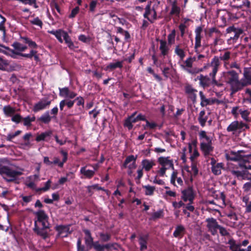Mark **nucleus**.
<instances>
[{
  "label": "nucleus",
  "mask_w": 251,
  "mask_h": 251,
  "mask_svg": "<svg viewBox=\"0 0 251 251\" xmlns=\"http://www.w3.org/2000/svg\"><path fill=\"white\" fill-rule=\"evenodd\" d=\"M228 89L231 94L242 90L245 87L251 85V68L244 71L243 77L240 79L239 75L233 70H228Z\"/></svg>",
  "instance_id": "1"
},
{
  "label": "nucleus",
  "mask_w": 251,
  "mask_h": 251,
  "mask_svg": "<svg viewBox=\"0 0 251 251\" xmlns=\"http://www.w3.org/2000/svg\"><path fill=\"white\" fill-rule=\"evenodd\" d=\"M200 81V84L203 88L209 87L211 85L213 87L224 88L226 86L228 89V77L227 71H223L219 75L218 79L210 77L209 75H201L198 76Z\"/></svg>",
  "instance_id": "2"
},
{
  "label": "nucleus",
  "mask_w": 251,
  "mask_h": 251,
  "mask_svg": "<svg viewBox=\"0 0 251 251\" xmlns=\"http://www.w3.org/2000/svg\"><path fill=\"white\" fill-rule=\"evenodd\" d=\"M37 220L34 222V231L44 239H46L49 235L50 224L49 217L45 212L40 210L34 213Z\"/></svg>",
  "instance_id": "3"
},
{
  "label": "nucleus",
  "mask_w": 251,
  "mask_h": 251,
  "mask_svg": "<svg viewBox=\"0 0 251 251\" xmlns=\"http://www.w3.org/2000/svg\"><path fill=\"white\" fill-rule=\"evenodd\" d=\"M6 160L0 159V175L7 182H14L23 175L24 169L13 165H5Z\"/></svg>",
  "instance_id": "4"
},
{
  "label": "nucleus",
  "mask_w": 251,
  "mask_h": 251,
  "mask_svg": "<svg viewBox=\"0 0 251 251\" xmlns=\"http://www.w3.org/2000/svg\"><path fill=\"white\" fill-rule=\"evenodd\" d=\"M200 140V148L204 156L212 154L214 147L212 146V138L208 136L204 130H201L199 133Z\"/></svg>",
  "instance_id": "5"
},
{
  "label": "nucleus",
  "mask_w": 251,
  "mask_h": 251,
  "mask_svg": "<svg viewBox=\"0 0 251 251\" xmlns=\"http://www.w3.org/2000/svg\"><path fill=\"white\" fill-rule=\"evenodd\" d=\"M220 65L221 62L219 57L214 56L211 62L204 65L202 68L199 70V72H206L208 74V75L213 78V80H214Z\"/></svg>",
  "instance_id": "6"
},
{
  "label": "nucleus",
  "mask_w": 251,
  "mask_h": 251,
  "mask_svg": "<svg viewBox=\"0 0 251 251\" xmlns=\"http://www.w3.org/2000/svg\"><path fill=\"white\" fill-rule=\"evenodd\" d=\"M157 162L159 164V166L158 170L156 173L160 176H164L167 170H174V162L170 156L159 157L157 159Z\"/></svg>",
  "instance_id": "7"
},
{
  "label": "nucleus",
  "mask_w": 251,
  "mask_h": 251,
  "mask_svg": "<svg viewBox=\"0 0 251 251\" xmlns=\"http://www.w3.org/2000/svg\"><path fill=\"white\" fill-rule=\"evenodd\" d=\"M21 66L15 62H12L0 56V70L6 72L18 71Z\"/></svg>",
  "instance_id": "8"
},
{
  "label": "nucleus",
  "mask_w": 251,
  "mask_h": 251,
  "mask_svg": "<svg viewBox=\"0 0 251 251\" xmlns=\"http://www.w3.org/2000/svg\"><path fill=\"white\" fill-rule=\"evenodd\" d=\"M249 128V126L246 124L242 122L234 121L227 127L226 130L234 134L237 131L240 132Z\"/></svg>",
  "instance_id": "9"
},
{
  "label": "nucleus",
  "mask_w": 251,
  "mask_h": 251,
  "mask_svg": "<svg viewBox=\"0 0 251 251\" xmlns=\"http://www.w3.org/2000/svg\"><path fill=\"white\" fill-rule=\"evenodd\" d=\"M196 61V57L195 56H190L188 57L183 62V65H181L182 68L189 74L193 75L199 73V70L196 69H192L193 64Z\"/></svg>",
  "instance_id": "10"
},
{
  "label": "nucleus",
  "mask_w": 251,
  "mask_h": 251,
  "mask_svg": "<svg viewBox=\"0 0 251 251\" xmlns=\"http://www.w3.org/2000/svg\"><path fill=\"white\" fill-rule=\"evenodd\" d=\"M181 199L185 202L193 203L195 197V193L192 187H189L182 190Z\"/></svg>",
  "instance_id": "11"
},
{
  "label": "nucleus",
  "mask_w": 251,
  "mask_h": 251,
  "mask_svg": "<svg viewBox=\"0 0 251 251\" xmlns=\"http://www.w3.org/2000/svg\"><path fill=\"white\" fill-rule=\"evenodd\" d=\"M151 1L148 2L146 5L143 16L151 23H153L157 19V13L151 9Z\"/></svg>",
  "instance_id": "12"
},
{
  "label": "nucleus",
  "mask_w": 251,
  "mask_h": 251,
  "mask_svg": "<svg viewBox=\"0 0 251 251\" xmlns=\"http://www.w3.org/2000/svg\"><path fill=\"white\" fill-rule=\"evenodd\" d=\"M226 158L227 160H231V161H239V166L241 169H245V168L241 167L240 166V163L241 162H243L244 159H246L248 160L246 157L242 158V157L240 154L239 151H227L225 154Z\"/></svg>",
  "instance_id": "13"
},
{
  "label": "nucleus",
  "mask_w": 251,
  "mask_h": 251,
  "mask_svg": "<svg viewBox=\"0 0 251 251\" xmlns=\"http://www.w3.org/2000/svg\"><path fill=\"white\" fill-rule=\"evenodd\" d=\"M207 223V227L208 231L211 232L213 235H215L217 233V230L220 227L217 220L213 218H208L205 220Z\"/></svg>",
  "instance_id": "14"
},
{
  "label": "nucleus",
  "mask_w": 251,
  "mask_h": 251,
  "mask_svg": "<svg viewBox=\"0 0 251 251\" xmlns=\"http://www.w3.org/2000/svg\"><path fill=\"white\" fill-rule=\"evenodd\" d=\"M202 31L203 29L201 26L197 27L195 30V42L194 49L196 53L199 52V48L201 46V41L203 37L202 34Z\"/></svg>",
  "instance_id": "15"
},
{
  "label": "nucleus",
  "mask_w": 251,
  "mask_h": 251,
  "mask_svg": "<svg viewBox=\"0 0 251 251\" xmlns=\"http://www.w3.org/2000/svg\"><path fill=\"white\" fill-rule=\"evenodd\" d=\"M40 180L39 174H35L27 177L25 180V185L29 188L33 189L36 190V182Z\"/></svg>",
  "instance_id": "16"
},
{
  "label": "nucleus",
  "mask_w": 251,
  "mask_h": 251,
  "mask_svg": "<svg viewBox=\"0 0 251 251\" xmlns=\"http://www.w3.org/2000/svg\"><path fill=\"white\" fill-rule=\"evenodd\" d=\"M137 159V156H134L133 155H130L128 156L124 163V167L125 168H127L129 170H132L136 167V160Z\"/></svg>",
  "instance_id": "17"
},
{
  "label": "nucleus",
  "mask_w": 251,
  "mask_h": 251,
  "mask_svg": "<svg viewBox=\"0 0 251 251\" xmlns=\"http://www.w3.org/2000/svg\"><path fill=\"white\" fill-rule=\"evenodd\" d=\"M59 96L68 99H74L77 95L76 93L71 91L68 87L59 88Z\"/></svg>",
  "instance_id": "18"
},
{
  "label": "nucleus",
  "mask_w": 251,
  "mask_h": 251,
  "mask_svg": "<svg viewBox=\"0 0 251 251\" xmlns=\"http://www.w3.org/2000/svg\"><path fill=\"white\" fill-rule=\"evenodd\" d=\"M50 100L46 99H42L34 105L33 110L36 112L44 109L50 105Z\"/></svg>",
  "instance_id": "19"
},
{
  "label": "nucleus",
  "mask_w": 251,
  "mask_h": 251,
  "mask_svg": "<svg viewBox=\"0 0 251 251\" xmlns=\"http://www.w3.org/2000/svg\"><path fill=\"white\" fill-rule=\"evenodd\" d=\"M55 229L62 237L67 236L71 232L70 225H59L55 227Z\"/></svg>",
  "instance_id": "20"
},
{
  "label": "nucleus",
  "mask_w": 251,
  "mask_h": 251,
  "mask_svg": "<svg viewBox=\"0 0 251 251\" xmlns=\"http://www.w3.org/2000/svg\"><path fill=\"white\" fill-rule=\"evenodd\" d=\"M160 45L159 50L160 51V55L165 56L168 55L170 51V47L167 42L163 40H159Z\"/></svg>",
  "instance_id": "21"
},
{
  "label": "nucleus",
  "mask_w": 251,
  "mask_h": 251,
  "mask_svg": "<svg viewBox=\"0 0 251 251\" xmlns=\"http://www.w3.org/2000/svg\"><path fill=\"white\" fill-rule=\"evenodd\" d=\"M87 166H89L88 164L80 168V173L82 175L81 176V178L90 179L95 174L94 171L87 169Z\"/></svg>",
  "instance_id": "22"
},
{
  "label": "nucleus",
  "mask_w": 251,
  "mask_h": 251,
  "mask_svg": "<svg viewBox=\"0 0 251 251\" xmlns=\"http://www.w3.org/2000/svg\"><path fill=\"white\" fill-rule=\"evenodd\" d=\"M193 146L194 148L191 143L188 144L189 152L191 153L190 159L192 162H195V160L200 156V153L196 149V144L194 143Z\"/></svg>",
  "instance_id": "23"
},
{
  "label": "nucleus",
  "mask_w": 251,
  "mask_h": 251,
  "mask_svg": "<svg viewBox=\"0 0 251 251\" xmlns=\"http://www.w3.org/2000/svg\"><path fill=\"white\" fill-rule=\"evenodd\" d=\"M185 93L193 102L196 101L197 90L191 85H187L185 88Z\"/></svg>",
  "instance_id": "24"
},
{
  "label": "nucleus",
  "mask_w": 251,
  "mask_h": 251,
  "mask_svg": "<svg viewBox=\"0 0 251 251\" xmlns=\"http://www.w3.org/2000/svg\"><path fill=\"white\" fill-rule=\"evenodd\" d=\"M181 12V8L178 6L176 0L171 1V8L170 12V15L179 17Z\"/></svg>",
  "instance_id": "25"
},
{
  "label": "nucleus",
  "mask_w": 251,
  "mask_h": 251,
  "mask_svg": "<svg viewBox=\"0 0 251 251\" xmlns=\"http://www.w3.org/2000/svg\"><path fill=\"white\" fill-rule=\"evenodd\" d=\"M155 165L154 161L152 159H144L141 162L142 169L146 172L150 171Z\"/></svg>",
  "instance_id": "26"
},
{
  "label": "nucleus",
  "mask_w": 251,
  "mask_h": 251,
  "mask_svg": "<svg viewBox=\"0 0 251 251\" xmlns=\"http://www.w3.org/2000/svg\"><path fill=\"white\" fill-rule=\"evenodd\" d=\"M148 239V235H141L139 236L138 241L141 251H144L147 249Z\"/></svg>",
  "instance_id": "27"
},
{
  "label": "nucleus",
  "mask_w": 251,
  "mask_h": 251,
  "mask_svg": "<svg viewBox=\"0 0 251 251\" xmlns=\"http://www.w3.org/2000/svg\"><path fill=\"white\" fill-rule=\"evenodd\" d=\"M49 32L54 35L55 37L57 39L58 41L61 43H62L63 42L62 37L64 38L65 37V34L67 33L66 31L62 29H58L56 30H53L49 31Z\"/></svg>",
  "instance_id": "28"
},
{
  "label": "nucleus",
  "mask_w": 251,
  "mask_h": 251,
  "mask_svg": "<svg viewBox=\"0 0 251 251\" xmlns=\"http://www.w3.org/2000/svg\"><path fill=\"white\" fill-rule=\"evenodd\" d=\"M136 114V112H135L125 120L124 126L129 129H131L133 127V123L138 121L136 117H135Z\"/></svg>",
  "instance_id": "29"
},
{
  "label": "nucleus",
  "mask_w": 251,
  "mask_h": 251,
  "mask_svg": "<svg viewBox=\"0 0 251 251\" xmlns=\"http://www.w3.org/2000/svg\"><path fill=\"white\" fill-rule=\"evenodd\" d=\"M233 1L236 3L234 6L238 8L243 7L249 8L251 6V2L249 0H233Z\"/></svg>",
  "instance_id": "30"
},
{
  "label": "nucleus",
  "mask_w": 251,
  "mask_h": 251,
  "mask_svg": "<svg viewBox=\"0 0 251 251\" xmlns=\"http://www.w3.org/2000/svg\"><path fill=\"white\" fill-rule=\"evenodd\" d=\"M185 228L182 225H178L176 226L173 233V235L176 238H181L185 233Z\"/></svg>",
  "instance_id": "31"
},
{
  "label": "nucleus",
  "mask_w": 251,
  "mask_h": 251,
  "mask_svg": "<svg viewBox=\"0 0 251 251\" xmlns=\"http://www.w3.org/2000/svg\"><path fill=\"white\" fill-rule=\"evenodd\" d=\"M212 173L215 175H220L222 173V170L224 169V164L220 162L211 167Z\"/></svg>",
  "instance_id": "32"
},
{
  "label": "nucleus",
  "mask_w": 251,
  "mask_h": 251,
  "mask_svg": "<svg viewBox=\"0 0 251 251\" xmlns=\"http://www.w3.org/2000/svg\"><path fill=\"white\" fill-rule=\"evenodd\" d=\"M75 100H69L68 99L63 100H61L59 103V108L61 111H63L64 106L66 105L68 108H72L74 103Z\"/></svg>",
  "instance_id": "33"
},
{
  "label": "nucleus",
  "mask_w": 251,
  "mask_h": 251,
  "mask_svg": "<svg viewBox=\"0 0 251 251\" xmlns=\"http://www.w3.org/2000/svg\"><path fill=\"white\" fill-rule=\"evenodd\" d=\"M231 56V52L228 51H225L224 53H221L219 59L224 62V67L226 69H228L227 67V61L229 60Z\"/></svg>",
  "instance_id": "34"
},
{
  "label": "nucleus",
  "mask_w": 251,
  "mask_h": 251,
  "mask_svg": "<svg viewBox=\"0 0 251 251\" xmlns=\"http://www.w3.org/2000/svg\"><path fill=\"white\" fill-rule=\"evenodd\" d=\"M198 120L202 127L205 126V123L208 120V116L205 114L204 110H202L199 113Z\"/></svg>",
  "instance_id": "35"
},
{
  "label": "nucleus",
  "mask_w": 251,
  "mask_h": 251,
  "mask_svg": "<svg viewBox=\"0 0 251 251\" xmlns=\"http://www.w3.org/2000/svg\"><path fill=\"white\" fill-rule=\"evenodd\" d=\"M227 244L229 245V249L231 251H244V250L240 248L241 245L236 244L235 241L233 239H229Z\"/></svg>",
  "instance_id": "36"
},
{
  "label": "nucleus",
  "mask_w": 251,
  "mask_h": 251,
  "mask_svg": "<svg viewBox=\"0 0 251 251\" xmlns=\"http://www.w3.org/2000/svg\"><path fill=\"white\" fill-rule=\"evenodd\" d=\"M174 52L181 60H182L186 55L184 50L181 48L179 45L175 47Z\"/></svg>",
  "instance_id": "37"
},
{
  "label": "nucleus",
  "mask_w": 251,
  "mask_h": 251,
  "mask_svg": "<svg viewBox=\"0 0 251 251\" xmlns=\"http://www.w3.org/2000/svg\"><path fill=\"white\" fill-rule=\"evenodd\" d=\"M231 174L236 176L239 179H246L247 178L246 171L231 170Z\"/></svg>",
  "instance_id": "38"
},
{
  "label": "nucleus",
  "mask_w": 251,
  "mask_h": 251,
  "mask_svg": "<svg viewBox=\"0 0 251 251\" xmlns=\"http://www.w3.org/2000/svg\"><path fill=\"white\" fill-rule=\"evenodd\" d=\"M123 67V61H117L116 62L111 63L108 64L106 68V71H111L117 68H121Z\"/></svg>",
  "instance_id": "39"
},
{
  "label": "nucleus",
  "mask_w": 251,
  "mask_h": 251,
  "mask_svg": "<svg viewBox=\"0 0 251 251\" xmlns=\"http://www.w3.org/2000/svg\"><path fill=\"white\" fill-rule=\"evenodd\" d=\"M85 233V241L86 245L91 246L93 244V238H92L90 231L88 229H84Z\"/></svg>",
  "instance_id": "40"
},
{
  "label": "nucleus",
  "mask_w": 251,
  "mask_h": 251,
  "mask_svg": "<svg viewBox=\"0 0 251 251\" xmlns=\"http://www.w3.org/2000/svg\"><path fill=\"white\" fill-rule=\"evenodd\" d=\"M3 111L6 117H11L14 114L15 109L10 105H6L3 107Z\"/></svg>",
  "instance_id": "41"
},
{
  "label": "nucleus",
  "mask_w": 251,
  "mask_h": 251,
  "mask_svg": "<svg viewBox=\"0 0 251 251\" xmlns=\"http://www.w3.org/2000/svg\"><path fill=\"white\" fill-rule=\"evenodd\" d=\"M199 94L201 99V106L204 107L212 103L210 99H207L201 91L200 92Z\"/></svg>",
  "instance_id": "42"
},
{
  "label": "nucleus",
  "mask_w": 251,
  "mask_h": 251,
  "mask_svg": "<svg viewBox=\"0 0 251 251\" xmlns=\"http://www.w3.org/2000/svg\"><path fill=\"white\" fill-rule=\"evenodd\" d=\"M52 132L50 130L45 131L41 134L38 135L36 138V141L40 142L41 141L45 140L47 137L50 136Z\"/></svg>",
  "instance_id": "43"
},
{
  "label": "nucleus",
  "mask_w": 251,
  "mask_h": 251,
  "mask_svg": "<svg viewBox=\"0 0 251 251\" xmlns=\"http://www.w3.org/2000/svg\"><path fill=\"white\" fill-rule=\"evenodd\" d=\"M242 33V30L241 29H238L237 31L234 33V35L233 37H230V38L228 39L227 43L228 44H233L235 42H236L237 40L238 39L239 35Z\"/></svg>",
  "instance_id": "44"
},
{
  "label": "nucleus",
  "mask_w": 251,
  "mask_h": 251,
  "mask_svg": "<svg viewBox=\"0 0 251 251\" xmlns=\"http://www.w3.org/2000/svg\"><path fill=\"white\" fill-rule=\"evenodd\" d=\"M12 47L15 50L18 51V52H19V53L20 52L25 51L27 49V47L26 46L24 45L19 42H14L12 44Z\"/></svg>",
  "instance_id": "45"
},
{
  "label": "nucleus",
  "mask_w": 251,
  "mask_h": 251,
  "mask_svg": "<svg viewBox=\"0 0 251 251\" xmlns=\"http://www.w3.org/2000/svg\"><path fill=\"white\" fill-rule=\"evenodd\" d=\"M145 191V194L147 196H151L153 194L155 188L154 186L150 185H145L143 186Z\"/></svg>",
  "instance_id": "46"
},
{
  "label": "nucleus",
  "mask_w": 251,
  "mask_h": 251,
  "mask_svg": "<svg viewBox=\"0 0 251 251\" xmlns=\"http://www.w3.org/2000/svg\"><path fill=\"white\" fill-rule=\"evenodd\" d=\"M63 39L65 40V43L67 44L68 47L70 49H74L75 47L74 44L72 41L71 39L67 32L66 34H65V37Z\"/></svg>",
  "instance_id": "47"
},
{
  "label": "nucleus",
  "mask_w": 251,
  "mask_h": 251,
  "mask_svg": "<svg viewBox=\"0 0 251 251\" xmlns=\"http://www.w3.org/2000/svg\"><path fill=\"white\" fill-rule=\"evenodd\" d=\"M51 119V118L50 116L49 112L47 111L40 117V118L39 119V120L42 121L45 124H47L50 121Z\"/></svg>",
  "instance_id": "48"
},
{
  "label": "nucleus",
  "mask_w": 251,
  "mask_h": 251,
  "mask_svg": "<svg viewBox=\"0 0 251 251\" xmlns=\"http://www.w3.org/2000/svg\"><path fill=\"white\" fill-rule=\"evenodd\" d=\"M175 37H176V31L175 29L172 30L171 33L168 35L167 39H168V44L169 45H172L175 43Z\"/></svg>",
  "instance_id": "49"
},
{
  "label": "nucleus",
  "mask_w": 251,
  "mask_h": 251,
  "mask_svg": "<svg viewBox=\"0 0 251 251\" xmlns=\"http://www.w3.org/2000/svg\"><path fill=\"white\" fill-rule=\"evenodd\" d=\"M23 120L24 122V125L29 126H31V123L35 120V117L34 116L32 117L28 116L24 118Z\"/></svg>",
  "instance_id": "50"
},
{
  "label": "nucleus",
  "mask_w": 251,
  "mask_h": 251,
  "mask_svg": "<svg viewBox=\"0 0 251 251\" xmlns=\"http://www.w3.org/2000/svg\"><path fill=\"white\" fill-rule=\"evenodd\" d=\"M239 112L240 113V114L241 115L242 118L245 121H249V115H250V112L248 111L247 110H243L242 109H240L239 110Z\"/></svg>",
  "instance_id": "51"
},
{
  "label": "nucleus",
  "mask_w": 251,
  "mask_h": 251,
  "mask_svg": "<svg viewBox=\"0 0 251 251\" xmlns=\"http://www.w3.org/2000/svg\"><path fill=\"white\" fill-rule=\"evenodd\" d=\"M21 133V130H17L14 133H10L7 134L6 139L9 141H12V140Z\"/></svg>",
  "instance_id": "52"
},
{
  "label": "nucleus",
  "mask_w": 251,
  "mask_h": 251,
  "mask_svg": "<svg viewBox=\"0 0 251 251\" xmlns=\"http://www.w3.org/2000/svg\"><path fill=\"white\" fill-rule=\"evenodd\" d=\"M160 2L159 1L153 0L151 1V9L157 13V11L159 9Z\"/></svg>",
  "instance_id": "53"
},
{
  "label": "nucleus",
  "mask_w": 251,
  "mask_h": 251,
  "mask_svg": "<svg viewBox=\"0 0 251 251\" xmlns=\"http://www.w3.org/2000/svg\"><path fill=\"white\" fill-rule=\"evenodd\" d=\"M146 123V125L144 126V129H154L157 126V124L154 122H150L147 120Z\"/></svg>",
  "instance_id": "54"
},
{
  "label": "nucleus",
  "mask_w": 251,
  "mask_h": 251,
  "mask_svg": "<svg viewBox=\"0 0 251 251\" xmlns=\"http://www.w3.org/2000/svg\"><path fill=\"white\" fill-rule=\"evenodd\" d=\"M61 153L63 155V158L62 161L59 164V167L62 168L64 165V163L66 162L68 158V153L67 152L62 150L60 151Z\"/></svg>",
  "instance_id": "55"
},
{
  "label": "nucleus",
  "mask_w": 251,
  "mask_h": 251,
  "mask_svg": "<svg viewBox=\"0 0 251 251\" xmlns=\"http://www.w3.org/2000/svg\"><path fill=\"white\" fill-rule=\"evenodd\" d=\"M51 183V180L50 179L48 180L45 183V187H44L43 188H38L36 190V191L38 192L40 191H43L45 192V191H48V190H49V189L50 188Z\"/></svg>",
  "instance_id": "56"
},
{
  "label": "nucleus",
  "mask_w": 251,
  "mask_h": 251,
  "mask_svg": "<svg viewBox=\"0 0 251 251\" xmlns=\"http://www.w3.org/2000/svg\"><path fill=\"white\" fill-rule=\"evenodd\" d=\"M240 166L241 167L245 168L246 170H251V164L249 161L246 159H244L243 162H241Z\"/></svg>",
  "instance_id": "57"
},
{
  "label": "nucleus",
  "mask_w": 251,
  "mask_h": 251,
  "mask_svg": "<svg viewBox=\"0 0 251 251\" xmlns=\"http://www.w3.org/2000/svg\"><path fill=\"white\" fill-rule=\"evenodd\" d=\"M30 22L32 24L34 25L39 26L40 27H42V26L43 23L38 17H36L33 20H30Z\"/></svg>",
  "instance_id": "58"
},
{
  "label": "nucleus",
  "mask_w": 251,
  "mask_h": 251,
  "mask_svg": "<svg viewBox=\"0 0 251 251\" xmlns=\"http://www.w3.org/2000/svg\"><path fill=\"white\" fill-rule=\"evenodd\" d=\"M35 53V50H31L29 53H21L19 52H16V54L20 55L23 57L31 58L33 57V55Z\"/></svg>",
  "instance_id": "59"
},
{
  "label": "nucleus",
  "mask_w": 251,
  "mask_h": 251,
  "mask_svg": "<svg viewBox=\"0 0 251 251\" xmlns=\"http://www.w3.org/2000/svg\"><path fill=\"white\" fill-rule=\"evenodd\" d=\"M186 151L187 148L184 147L182 150V152H181L180 158L184 163H186L187 161Z\"/></svg>",
  "instance_id": "60"
},
{
  "label": "nucleus",
  "mask_w": 251,
  "mask_h": 251,
  "mask_svg": "<svg viewBox=\"0 0 251 251\" xmlns=\"http://www.w3.org/2000/svg\"><path fill=\"white\" fill-rule=\"evenodd\" d=\"M12 117V118H11V120L18 124V123H19L23 119H22V117L21 116V115L19 114H14Z\"/></svg>",
  "instance_id": "61"
},
{
  "label": "nucleus",
  "mask_w": 251,
  "mask_h": 251,
  "mask_svg": "<svg viewBox=\"0 0 251 251\" xmlns=\"http://www.w3.org/2000/svg\"><path fill=\"white\" fill-rule=\"evenodd\" d=\"M79 11V8L78 6L75 7V8L72 9L71 14L69 16V18L72 19L75 17V16L78 13Z\"/></svg>",
  "instance_id": "62"
},
{
  "label": "nucleus",
  "mask_w": 251,
  "mask_h": 251,
  "mask_svg": "<svg viewBox=\"0 0 251 251\" xmlns=\"http://www.w3.org/2000/svg\"><path fill=\"white\" fill-rule=\"evenodd\" d=\"M92 245L97 251H101L104 249V246L101 245L98 242H93Z\"/></svg>",
  "instance_id": "63"
},
{
  "label": "nucleus",
  "mask_w": 251,
  "mask_h": 251,
  "mask_svg": "<svg viewBox=\"0 0 251 251\" xmlns=\"http://www.w3.org/2000/svg\"><path fill=\"white\" fill-rule=\"evenodd\" d=\"M243 189L245 192H248L251 190V181L244 184Z\"/></svg>",
  "instance_id": "64"
}]
</instances>
